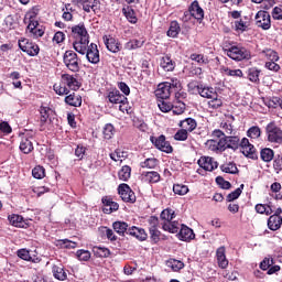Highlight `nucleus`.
<instances>
[{
  "label": "nucleus",
  "instance_id": "39448f33",
  "mask_svg": "<svg viewBox=\"0 0 282 282\" xmlns=\"http://www.w3.org/2000/svg\"><path fill=\"white\" fill-rule=\"evenodd\" d=\"M77 53L82 54V56H86L88 63H91V65H98V63H100V51H98L96 43H88L84 53Z\"/></svg>",
  "mask_w": 282,
  "mask_h": 282
},
{
  "label": "nucleus",
  "instance_id": "052dcab7",
  "mask_svg": "<svg viewBox=\"0 0 282 282\" xmlns=\"http://www.w3.org/2000/svg\"><path fill=\"white\" fill-rule=\"evenodd\" d=\"M248 138L252 140H257V138H261V128L253 126L247 131Z\"/></svg>",
  "mask_w": 282,
  "mask_h": 282
},
{
  "label": "nucleus",
  "instance_id": "f8f14e48",
  "mask_svg": "<svg viewBox=\"0 0 282 282\" xmlns=\"http://www.w3.org/2000/svg\"><path fill=\"white\" fill-rule=\"evenodd\" d=\"M149 224H150V239L153 241V243H158L160 241V236L162 235V232H160L158 230V217L155 216H151L149 219Z\"/></svg>",
  "mask_w": 282,
  "mask_h": 282
},
{
  "label": "nucleus",
  "instance_id": "f704fd0d",
  "mask_svg": "<svg viewBox=\"0 0 282 282\" xmlns=\"http://www.w3.org/2000/svg\"><path fill=\"white\" fill-rule=\"evenodd\" d=\"M52 113H54V110H52V108L42 106L40 108V115H41L40 122H41V124H45V122H47V120H50V116H52Z\"/></svg>",
  "mask_w": 282,
  "mask_h": 282
},
{
  "label": "nucleus",
  "instance_id": "dca6fc26",
  "mask_svg": "<svg viewBox=\"0 0 282 282\" xmlns=\"http://www.w3.org/2000/svg\"><path fill=\"white\" fill-rule=\"evenodd\" d=\"M104 42L109 52H112V54H118L120 50H122V44L116 37L111 35L104 36Z\"/></svg>",
  "mask_w": 282,
  "mask_h": 282
},
{
  "label": "nucleus",
  "instance_id": "4468645a",
  "mask_svg": "<svg viewBox=\"0 0 282 282\" xmlns=\"http://www.w3.org/2000/svg\"><path fill=\"white\" fill-rule=\"evenodd\" d=\"M173 91L171 90V84L169 82H164L162 84H159L158 89L155 90V96L160 100H166L171 98V94Z\"/></svg>",
  "mask_w": 282,
  "mask_h": 282
},
{
  "label": "nucleus",
  "instance_id": "c03bdc74",
  "mask_svg": "<svg viewBox=\"0 0 282 282\" xmlns=\"http://www.w3.org/2000/svg\"><path fill=\"white\" fill-rule=\"evenodd\" d=\"M167 268H171L173 272H180V270H183L184 262L175 259H170L166 261Z\"/></svg>",
  "mask_w": 282,
  "mask_h": 282
},
{
  "label": "nucleus",
  "instance_id": "20e7f679",
  "mask_svg": "<svg viewBox=\"0 0 282 282\" xmlns=\"http://www.w3.org/2000/svg\"><path fill=\"white\" fill-rule=\"evenodd\" d=\"M267 140L271 144H282V129L276 126V122L271 121L265 127Z\"/></svg>",
  "mask_w": 282,
  "mask_h": 282
},
{
  "label": "nucleus",
  "instance_id": "412c9836",
  "mask_svg": "<svg viewBox=\"0 0 282 282\" xmlns=\"http://www.w3.org/2000/svg\"><path fill=\"white\" fill-rule=\"evenodd\" d=\"M178 239L181 241H193V239H195V232L188 226L182 225L178 232Z\"/></svg>",
  "mask_w": 282,
  "mask_h": 282
},
{
  "label": "nucleus",
  "instance_id": "aec40b11",
  "mask_svg": "<svg viewBox=\"0 0 282 282\" xmlns=\"http://www.w3.org/2000/svg\"><path fill=\"white\" fill-rule=\"evenodd\" d=\"M231 26L236 32H247L250 28V19L247 17L240 18L239 20H235L231 22Z\"/></svg>",
  "mask_w": 282,
  "mask_h": 282
},
{
  "label": "nucleus",
  "instance_id": "4c0bfd02",
  "mask_svg": "<svg viewBox=\"0 0 282 282\" xmlns=\"http://www.w3.org/2000/svg\"><path fill=\"white\" fill-rule=\"evenodd\" d=\"M260 158L262 162H272L274 160V150L264 148L260 151Z\"/></svg>",
  "mask_w": 282,
  "mask_h": 282
},
{
  "label": "nucleus",
  "instance_id": "37998d69",
  "mask_svg": "<svg viewBox=\"0 0 282 282\" xmlns=\"http://www.w3.org/2000/svg\"><path fill=\"white\" fill-rule=\"evenodd\" d=\"M144 45V40H130L124 44V50H140Z\"/></svg>",
  "mask_w": 282,
  "mask_h": 282
},
{
  "label": "nucleus",
  "instance_id": "09e8293b",
  "mask_svg": "<svg viewBox=\"0 0 282 282\" xmlns=\"http://www.w3.org/2000/svg\"><path fill=\"white\" fill-rule=\"evenodd\" d=\"M160 164V161L155 158L145 159L140 163L141 169H155Z\"/></svg>",
  "mask_w": 282,
  "mask_h": 282
},
{
  "label": "nucleus",
  "instance_id": "4d7b16f0",
  "mask_svg": "<svg viewBox=\"0 0 282 282\" xmlns=\"http://www.w3.org/2000/svg\"><path fill=\"white\" fill-rule=\"evenodd\" d=\"M188 191V186L184 184H174L173 186V193H175V195L184 196L187 195Z\"/></svg>",
  "mask_w": 282,
  "mask_h": 282
},
{
  "label": "nucleus",
  "instance_id": "2eb2a0df",
  "mask_svg": "<svg viewBox=\"0 0 282 282\" xmlns=\"http://www.w3.org/2000/svg\"><path fill=\"white\" fill-rule=\"evenodd\" d=\"M84 12H98L100 10V0H77Z\"/></svg>",
  "mask_w": 282,
  "mask_h": 282
},
{
  "label": "nucleus",
  "instance_id": "6e6d98bb",
  "mask_svg": "<svg viewBox=\"0 0 282 282\" xmlns=\"http://www.w3.org/2000/svg\"><path fill=\"white\" fill-rule=\"evenodd\" d=\"M123 14L128 19L129 23H138V18L135 17V11L131 8L123 9Z\"/></svg>",
  "mask_w": 282,
  "mask_h": 282
},
{
  "label": "nucleus",
  "instance_id": "338daca9",
  "mask_svg": "<svg viewBox=\"0 0 282 282\" xmlns=\"http://www.w3.org/2000/svg\"><path fill=\"white\" fill-rule=\"evenodd\" d=\"M216 184H218V186H220V188H224L225 191L230 189V187L232 186L230 182L224 180V177L221 176L216 177Z\"/></svg>",
  "mask_w": 282,
  "mask_h": 282
},
{
  "label": "nucleus",
  "instance_id": "b1692460",
  "mask_svg": "<svg viewBox=\"0 0 282 282\" xmlns=\"http://www.w3.org/2000/svg\"><path fill=\"white\" fill-rule=\"evenodd\" d=\"M175 61H173L169 55H164L160 59V67L164 72H173L175 69Z\"/></svg>",
  "mask_w": 282,
  "mask_h": 282
},
{
  "label": "nucleus",
  "instance_id": "a211bd4d",
  "mask_svg": "<svg viewBox=\"0 0 282 282\" xmlns=\"http://www.w3.org/2000/svg\"><path fill=\"white\" fill-rule=\"evenodd\" d=\"M197 163L198 166H200V169H204V171L209 172L215 171V169L219 166V163L210 156H202Z\"/></svg>",
  "mask_w": 282,
  "mask_h": 282
},
{
  "label": "nucleus",
  "instance_id": "8fccbe9b",
  "mask_svg": "<svg viewBox=\"0 0 282 282\" xmlns=\"http://www.w3.org/2000/svg\"><path fill=\"white\" fill-rule=\"evenodd\" d=\"M57 246H59L61 248H66L67 250H74V248L78 247V243L69 239H62L57 240Z\"/></svg>",
  "mask_w": 282,
  "mask_h": 282
},
{
  "label": "nucleus",
  "instance_id": "a19ab883",
  "mask_svg": "<svg viewBox=\"0 0 282 282\" xmlns=\"http://www.w3.org/2000/svg\"><path fill=\"white\" fill-rule=\"evenodd\" d=\"M118 177L121 182H128L131 178V166H122L121 171L118 172Z\"/></svg>",
  "mask_w": 282,
  "mask_h": 282
},
{
  "label": "nucleus",
  "instance_id": "5fc2aeb1",
  "mask_svg": "<svg viewBox=\"0 0 282 282\" xmlns=\"http://www.w3.org/2000/svg\"><path fill=\"white\" fill-rule=\"evenodd\" d=\"M158 107L163 113H169V111H171L173 108V104L166 101L165 99H159Z\"/></svg>",
  "mask_w": 282,
  "mask_h": 282
},
{
  "label": "nucleus",
  "instance_id": "13d9d810",
  "mask_svg": "<svg viewBox=\"0 0 282 282\" xmlns=\"http://www.w3.org/2000/svg\"><path fill=\"white\" fill-rule=\"evenodd\" d=\"M32 175L35 180H43L45 177V167L37 165L32 170Z\"/></svg>",
  "mask_w": 282,
  "mask_h": 282
},
{
  "label": "nucleus",
  "instance_id": "473e14b6",
  "mask_svg": "<svg viewBox=\"0 0 282 282\" xmlns=\"http://www.w3.org/2000/svg\"><path fill=\"white\" fill-rule=\"evenodd\" d=\"M20 151L22 153H32L34 151V145L32 144V141L28 137H22L21 143H20Z\"/></svg>",
  "mask_w": 282,
  "mask_h": 282
},
{
  "label": "nucleus",
  "instance_id": "f03ea898",
  "mask_svg": "<svg viewBox=\"0 0 282 282\" xmlns=\"http://www.w3.org/2000/svg\"><path fill=\"white\" fill-rule=\"evenodd\" d=\"M53 89L57 96H67V94H69V89L73 91H78V89H80V82H78L74 75L63 74L61 83L55 84Z\"/></svg>",
  "mask_w": 282,
  "mask_h": 282
},
{
  "label": "nucleus",
  "instance_id": "c756f323",
  "mask_svg": "<svg viewBox=\"0 0 282 282\" xmlns=\"http://www.w3.org/2000/svg\"><path fill=\"white\" fill-rule=\"evenodd\" d=\"M112 228L117 232V235H120V237H124V232L127 235L129 232V225L124 221H115L112 224Z\"/></svg>",
  "mask_w": 282,
  "mask_h": 282
},
{
  "label": "nucleus",
  "instance_id": "864d4df0",
  "mask_svg": "<svg viewBox=\"0 0 282 282\" xmlns=\"http://www.w3.org/2000/svg\"><path fill=\"white\" fill-rule=\"evenodd\" d=\"M104 138L105 140H111L113 138V134L116 133V128H113V124L107 123L104 128Z\"/></svg>",
  "mask_w": 282,
  "mask_h": 282
},
{
  "label": "nucleus",
  "instance_id": "0eeeda50",
  "mask_svg": "<svg viewBox=\"0 0 282 282\" xmlns=\"http://www.w3.org/2000/svg\"><path fill=\"white\" fill-rule=\"evenodd\" d=\"M18 45L20 50L25 52L29 56H39V53L41 52L39 44L25 37L20 39Z\"/></svg>",
  "mask_w": 282,
  "mask_h": 282
},
{
  "label": "nucleus",
  "instance_id": "6e6552de",
  "mask_svg": "<svg viewBox=\"0 0 282 282\" xmlns=\"http://www.w3.org/2000/svg\"><path fill=\"white\" fill-rule=\"evenodd\" d=\"M150 142H152L155 149L162 151L163 153H173V147L169 141H166V137L164 134L159 137H150Z\"/></svg>",
  "mask_w": 282,
  "mask_h": 282
},
{
  "label": "nucleus",
  "instance_id": "4be33fe9",
  "mask_svg": "<svg viewBox=\"0 0 282 282\" xmlns=\"http://www.w3.org/2000/svg\"><path fill=\"white\" fill-rule=\"evenodd\" d=\"M128 235L135 237V239H139V241H147L149 237L143 228H138L135 226H132L128 229Z\"/></svg>",
  "mask_w": 282,
  "mask_h": 282
},
{
  "label": "nucleus",
  "instance_id": "f257e3e1",
  "mask_svg": "<svg viewBox=\"0 0 282 282\" xmlns=\"http://www.w3.org/2000/svg\"><path fill=\"white\" fill-rule=\"evenodd\" d=\"M72 33L75 39L73 47L75 52L85 53L87 45H89V33L84 23H79L72 28Z\"/></svg>",
  "mask_w": 282,
  "mask_h": 282
},
{
  "label": "nucleus",
  "instance_id": "72a5a7b5",
  "mask_svg": "<svg viewBox=\"0 0 282 282\" xmlns=\"http://www.w3.org/2000/svg\"><path fill=\"white\" fill-rule=\"evenodd\" d=\"M198 94L202 98H208L210 100L217 96V90L213 87L200 86V88H198Z\"/></svg>",
  "mask_w": 282,
  "mask_h": 282
},
{
  "label": "nucleus",
  "instance_id": "6ab92c4d",
  "mask_svg": "<svg viewBox=\"0 0 282 282\" xmlns=\"http://www.w3.org/2000/svg\"><path fill=\"white\" fill-rule=\"evenodd\" d=\"M107 98L112 105H126L127 102V97L120 94V90L118 89L109 91Z\"/></svg>",
  "mask_w": 282,
  "mask_h": 282
},
{
  "label": "nucleus",
  "instance_id": "3c124183",
  "mask_svg": "<svg viewBox=\"0 0 282 282\" xmlns=\"http://www.w3.org/2000/svg\"><path fill=\"white\" fill-rule=\"evenodd\" d=\"M223 72H224L225 76H231L234 78H242L243 77V72L241 69H230L228 67H224Z\"/></svg>",
  "mask_w": 282,
  "mask_h": 282
},
{
  "label": "nucleus",
  "instance_id": "de8ad7c7",
  "mask_svg": "<svg viewBox=\"0 0 282 282\" xmlns=\"http://www.w3.org/2000/svg\"><path fill=\"white\" fill-rule=\"evenodd\" d=\"M9 221L10 224H12V226H15V228H23V226H25V221L23 220V216L13 214L9 217Z\"/></svg>",
  "mask_w": 282,
  "mask_h": 282
},
{
  "label": "nucleus",
  "instance_id": "a18cd8bd",
  "mask_svg": "<svg viewBox=\"0 0 282 282\" xmlns=\"http://www.w3.org/2000/svg\"><path fill=\"white\" fill-rule=\"evenodd\" d=\"M93 252L95 257H99L100 259H107L111 254V251L105 247H94Z\"/></svg>",
  "mask_w": 282,
  "mask_h": 282
},
{
  "label": "nucleus",
  "instance_id": "f3484780",
  "mask_svg": "<svg viewBox=\"0 0 282 282\" xmlns=\"http://www.w3.org/2000/svg\"><path fill=\"white\" fill-rule=\"evenodd\" d=\"M102 213H105L106 215H111V213H116V210H118L120 208V205L116 202H113V199L109 196H105L102 199Z\"/></svg>",
  "mask_w": 282,
  "mask_h": 282
},
{
  "label": "nucleus",
  "instance_id": "0e129e2a",
  "mask_svg": "<svg viewBox=\"0 0 282 282\" xmlns=\"http://www.w3.org/2000/svg\"><path fill=\"white\" fill-rule=\"evenodd\" d=\"M76 257L79 261H89V259H91V253L87 250L79 249L76 252Z\"/></svg>",
  "mask_w": 282,
  "mask_h": 282
},
{
  "label": "nucleus",
  "instance_id": "2f4dec72",
  "mask_svg": "<svg viewBox=\"0 0 282 282\" xmlns=\"http://www.w3.org/2000/svg\"><path fill=\"white\" fill-rule=\"evenodd\" d=\"M225 140L227 149H231L232 151H237L241 144L239 137L227 135L225 137Z\"/></svg>",
  "mask_w": 282,
  "mask_h": 282
},
{
  "label": "nucleus",
  "instance_id": "9d476101",
  "mask_svg": "<svg viewBox=\"0 0 282 282\" xmlns=\"http://www.w3.org/2000/svg\"><path fill=\"white\" fill-rule=\"evenodd\" d=\"M118 193L122 199V202L134 204L135 202V193L131 191V187L124 183L118 186Z\"/></svg>",
  "mask_w": 282,
  "mask_h": 282
},
{
  "label": "nucleus",
  "instance_id": "393cba45",
  "mask_svg": "<svg viewBox=\"0 0 282 282\" xmlns=\"http://www.w3.org/2000/svg\"><path fill=\"white\" fill-rule=\"evenodd\" d=\"M267 226L269 230H272V231L280 230L282 226V216L271 215L268 219Z\"/></svg>",
  "mask_w": 282,
  "mask_h": 282
},
{
  "label": "nucleus",
  "instance_id": "e433bc0d",
  "mask_svg": "<svg viewBox=\"0 0 282 282\" xmlns=\"http://www.w3.org/2000/svg\"><path fill=\"white\" fill-rule=\"evenodd\" d=\"M220 171H223V173H229L230 175H237V173H239L237 164L232 162L224 163L223 165H220Z\"/></svg>",
  "mask_w": 282,
  "mask_h": 282
},
{
  "label": "nucleus",
  "instance_id": "bb28decb",
  "mask_svg": "<svg viewBox=\"0 0 282 282\" xmlns=\"http://www.w3.org/2000/svg\"><path fill=\"white\" fill-rule=\"evenodd\" d=\"M178 127L191 133L197 129V121L193 118H186L180 121Z\"/></svg>",
  "mask_w": 282,
  "mask_h": 282
},
{
  "label": "nucleus",
  "instance_id": "774afa93",
  "mask_svg": "<svg viewBox=\"0 0 282 282\" xmlns=\"http://www.w3.org/2000/svg\"><path fill=\"white\" fill-rule=\"evenodd\" d=\"M271 14L275 21H282V6H278V7L273 8Z\"/></svg>",
  "mask_w": 282,
  "mask_h": 282
},
{
  "label": "nucleus",
  "instance_id": "58836bf2",
  "mask_svg": "<svg viewBox=\"0 0 282 282\" xmlns=\"http://www.w3.org/2000/svg\"><path fill=\"white\" fill-rule=\"evenodd\" d=\"M37 15H39V9L36 8L31 9L29 12H26L24 17V23H26L28 25H30V23H39V21H36Z\"/></svg>",
  "mask_w": 282,
  "mask_h": 282
},
{
  "label": "nucleus",
  "instance_id": "ea45409f",
  "mask_svg": "<svg viewBox=\"0 0 282 282\" xmlns=\"http://www.w3.org/2000/svg\"><path fill=\"white\" fill-rule=\"evenodd\" d=\"M28 30L33 34L36 39L43 36L45 34V31L43 29L39 28V22H33L28 25Z\"/></svg>",
  "mask_w": 282,
  "mask_h": 282
},
{
  "label": "nucleus",
  "instance_id": "603ef678",
  "mask_svg": "<svg viewBox=\"0 0 282 282\" xmlns=\"http://www.w3.org/2000/svg\"><path fill=\"white\" fill-rule=\"evenodd\" d=\"M261 74V70H259L257 67H252L248 69V79L251 83H259V76Z\"/></svg>",
  "mask_w": 282,
  "mask_h": 282
},
{
  "label": "nucleus",
  "instance_id": "ddd939ff",
  "mask_svg": "<svg viewBox=\"0 0 282 282\" xmlns=\"http://www.w3.org/2000/svg\"><path fill=\"white\" fill-rule=\"evenodd\" d=\"M188 12L191 17H193V19H196V21H198V23H202V21H204V9H202V7L199 6V1L194 0L188 8Z\"/></svg>",
  "mask_w": 282,
  "mask_h": 282
},
{
  "label": "nucleus",
  "instance_id": "5701e85b",
  "mask_svg": "<svg viewBox=\"0 0 282 282\" xmlns=\"http://www.w3.org/2000/svg\"><path fill=\"white\" fill-rule=\"evenodd\" d=\"M64 102L69 107H80L83 105V97L76 93H72L65 97Z\"/></svg>",
  "mask_w": 282,
  "mask_h": 282
},
{
  "label": "nucleus",
  "instance_id": "c9c22d12",
  "mask_svg": "<svg viewBox=\"0 0 282 282\" xmlns=\"http://www.w3.org/2000/svg\"><path fill=\"white\" fill-rule=\"evenodd\" d=\"M160 218L162 220L161 226H162V224H169V223L173 221V219H175V212L173 209H164L161 213Z\"/></svg>",
  "mask_w": 282,
  "mask_h": 282
},
{
  "label": "nucleus",
  "instance_id": "1a4fd4ad",
  "mask_svg": "<svg viewBox=\"0 0 282 282\" xmlns=\"http://www.w3.org/2000/svg\"><path fill=\"white\" fill-rule=\"evenodd\" d=\"M256 25L262 30H270L272 28V19L268 11H259L256 14Z\"/></svg>",
  "mask_w": 282,
  "mask_h": 282
},
{
  "label": "nucleus",
  "instance_id": "423d86ee",
  "mask_svg": "<svg viewBox=\"0 0 282 282\" xmlns=\"http://www.w3.org/2000/svg\"><path fill=\"white\" fill-rule=\"evenodd\" d=\"M64 65L69 69V72H80V62L78 59V54L74 51H66L64 53Z\"/></svg>",
  "mask_w": 282,
  "mask_h": 282
},
{
  "label": "nucleus",
  "instance_id": "69168bd1",
  "mask_svg": "<svg viewBox=\"0 0 282 282\" xmlns=\"http://www.w3.org/2000/svg\"><path fill=\"white\" fill-rule=\"evenodd\" d=\"M192 61H195V63H198L199 65H206L208 64V57L202 55V54H192L191 55Z\"/></svg>",
  "mask_w": 282,
  "mask_h": 282
},
{
  "label": "nucleus",
  "instance_id": "a878e982",
  "mask_svg": "<svg viewBox=\"0 0 282 282\" xmlns=\"http://www.w3.org/2000/svg\"><path fill=\"white\" fill-rule=\"evenodd\" d=\"M52 273L54 279H57V281H66L67 279V272L65 271L63 264H54L52 267Z\"/></svg>",
  "mask_w": 282,
  "mask_h": 282
},
{
  "label": "nucleus",
  "instance_id": "cd10ccee",
  "mask_svg": "<svg viewBox=\"0 0 282 282\" xmlns=\"http://www.w3.org/2000/svg\"><path fill=\"white\" fill-rule=\"evenodd\" d=\"M141 177L143 180V182H147L148 184H158V182H160V173L155 172V171H151V172H143L141 174Z\"/></svg>",
  "mask_w": 282,
  "mask_h": 282
},
{
  "label": "nucleus",
  "instance_id": "e2e57ef3",
  "mask_svg": "<svg viewBox=\"0 0 282 282\" xmlns=\"http://www.w3.org/2000/svg\"><path fill=\"white\" fill-rule=\"evenodd\" d=\"M174 140H177L178 142H185V140H188V132L187 130H184L182 128L174 134Z\"/></svg>",
  "mask_w": 282,
  "mask_h": 282
},
{
  "label": "nucleus",
  "instance_id": "49530a36",
  "mask_svg": "<svg viewBox=\"0 0 282 282\" xmlns=\"http://www.w3.org/2000/svg\"><path fill=\"white\" fill-rule=\"evenodd\" d=\"M224 105V99L216 93L215 97L208 101L209 109H219Z\"/></svg>",
  "mask_w": 282,
  "mask_h": 282
},
{
  "label": "nucleus",
  "instance_id": "7c9ffc66",
  "mask_svg": "<svg viewBox=\"0 0 282 282\" xmlns=\"http://www.w3.org/2000/svg\"><path fill=\"white\" fill-rule=\"evenodd\" d=\"M180 32H182V28L180 26V22L178 21H172L170 23V28L167 30V36H170V39H177V36L180 35Z\"/></svg>",
  "mask_w": 282,
  "mask_h": 282
},
{
  "label": "nucleus",
  "instance_id": "79ce46f5",
  "mask_svg": "<svg viewBox=\"0 0 282 282\" xmlns=\"http://www.w3.org/2000/svg\"><path fill=\"white\" fill-rule=\"evenodd\" d=\"M172 113H174V116H182V113H184V111H186V104H184L183 101H175L172 105Z\"/></svg>",
  "mask_w": 282,
  "mask_h": 282
},
{
  "label": "nucleus",
  "instance_id": "c85d7f7f",
  "mask_svg": "<svg viewBox=\"0 0 282 282\" xmlns=\"http://www.w3.org/2000/svg\"><path fill=\"white\" fill-rule=\"evenodd\" d=\"M162 230L165 232H171L172 235H175V232H180V228L182 225H180L178 221L170 220V223L162 224Z\"/></svg>",
  "mask_w": 282,
  "mask_h": 282
},
{
  "label": "nucleus",
  "instance_id": "7ed1b4c3",
  "mask_svg": "<svg viewBox=\"0 0 282 282\" xmlns=\"http://www.w3.org/2000/svg\"><path fill=\"white\" fill-rule=\"evenodd\" d=\"M225 52L229 58H232V61H250L251 58L250 51L240 45H232L225 50Z\"/></svg>",
  "mask_w": 282,
  "mask_h": 282
},
{
  "label": "nucleus",
  "instance_id": "9b49d317",
  "mask_svg": "<svg viewBox=\"0 0 282 282\" xmlns=\"http://www.w3.org/2000/svg\"><path fill=\"white\" fill-rule=\"evenodd\" d=\"M240 151L246 155V158H250L251 160H257V149L248 138H242L240 141Z\"/></svg>",
  "mask_w": 282,
  "mask_h": 282
},
{
  "label": "nucleus",
  "instance_id": "bf43d9fd",
  "mask_svg": "<svg viewBox=\"0 0 282 282\" xmlns=\"http://www.w3.org/2000/svg\"><path fill=\"white\" fill-rule=\"evenodd\" d=\"M263 54H264L265 58L270 62L279 61V53H276V51H274V50L267 48L265 51H263Z\"/></svg>",
  "mask_w": 282,
  "mask_h": 282
},
{
  "label": "nucleus",
  "instance_id": "680f3d73",
  "mask_svg": "<svg viewBox=\"0 0 282 282\" xmlns=\"http://www.w3.org/2000/svg\"><path fill=\"white\" fill-rule=\"evenodd\" d=\"M242 191H243V184H241L240 187L236 188L234 192L228 194L227 202H235V199H239Z\"/></svg>",
  "mask_w": 282,
  "mask_h": 282
}]
</instances>
